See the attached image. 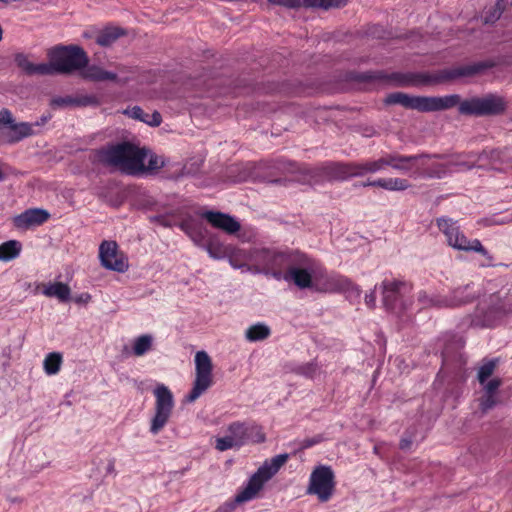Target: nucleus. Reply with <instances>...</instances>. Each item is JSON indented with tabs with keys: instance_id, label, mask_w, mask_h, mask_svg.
<instances>
[{
	"instance_id": "10",
	"label": "nucleus",
	"mask_w": 512,
	"mask_h": 512,
	"mask_svg": "<svg viewBox=\"0 0 512 512\" xmlns=\"http://www.w3.org/2000/svg\"><path fill=\"white\" fill-rule=\"evenodd\" d=\"M458 111L468 116H495L503 114L507 109V101L498 94H487L483 97H472L457 103Z\"/></svg>"
},
{
	"instance_id": "6",
	"label": "nucleus",
	"mask_w": 512,
	"mask_h": 512,
	"mask_svg": "<svg viewBox=\"0 0 512 512\" xmlns=\"http://www.w3.org/2000/svg\"><path fill=\"white\" fill-rule=\"evenodd\" d=\"M460 95L446 96H410L403 92H394L386 97L387 104H399L407 109L419 112H435L451 109L459 103Z\"/></svg>"
},
{
	"instance_id": "44",
	"label": "nucleus",
	"mask_w": 512,
	"mask_h": 512,
	"mask_svg": "<svg viewBox=\"0 0 512 512\" xmlns=\"http://www.w3.org/2000/svg\"><path fill=\"white\" fill-rule=\"evenodd\" d=\"M318 371L317 363L312 361L299 365L295 372L298 375H302L308 378H313Z\"/></svg>"
},
{
	"instance_id": "19",
	"label": "nucleus",
	"mask_w": 512,
	"mask_h": 512,
	"mask_svg": "<svg viewBox=\"0 0 512 512\" xmlns=\"http://www.w3.org/2000/svg\"><path fill=\"white\" fill-rule=\"evenodd\" d=\"M482 169H492L499 172L512 171V147H505L502 149L483 150Z\"/></svg>"
},
{
	"instance_id": "9",
	"label": "nucleus",
	"mask_w": 512,
	"mask_h": 512,
	"mask_svg": "<svg viewBox=\"0 0 512 512\" xmlns=\"http://www.w3.org/2000/svg\"><path fill=\"white\" fill-rule=\"evenodd\" d=\"M289 459L288 454H279L266 460L262 466L249 478L246 486L235 496L236 503L250 501L258 495L265 483L275 476Z\"/></svg>"
},
{
	"instance_id": "54",
	"label": "nucleus",
	"mask_w": 512,
	"mask_h": 512,
	"mask_svg": "<svg viewBox=\"0 0 512 512\" xmlns=\"http://www.w3.org/2000/svg\"><path fill=\"white\" fill-rule=\"evenodd\" d=\"M50 119H51L50 114L42 115L39 120H37L34 123H30V124L33 125V129H34L35 127H41V126L45 125Z\"/></svg>"
},
{
	"instance_id": "30",
	"label": "nucleus",
	"mask_w": 512,
	"mask_h": 512,
	"mask_svg": "<svg viewBox=\"0 0 512 512\" xmlns=\"http://www.w3.org/2000/svg\"><path fill=\"white\" fill-rule=\"evenodd\" d=\"M42 287V294L46 297H55L62 303H66L70 300L71 289L63 282L42 284Z\"/></svg>"
},
{
	"instance_id": "16",
	"label": "nucleus",
	"mask_w": 512,
	"mask_h": 512,
	"mask_svg": "<svg viewBox=\"0 0 512 512\" xmlns=\"http://www.w3.org/2000/svg\"><path fill=\"white\" fill-rule=\"evenodd\" d=\"M302 256L305 263L291 265L283 280L293 282L300 289H307L312 286V273L321 272V267L318 261L307 254L302 252Z\"/></svg>"
},
{
	"instance_id": "40",
	"label": "nucleus",
	"mask_w": 512,
	"mask_h": 512,
	"mask_svg": "<svg viewBox=\"0 0 512 512\" xmlns=\"http://www.w3.org/2000/svg\"><path fill=\"white\" fill-rule=\"evenodd\" d=\"M498 365L497 359H491L483 363L478 370L477 379L481 385H484L486 381L493 375Z\"/></svg>"
},
{
	"instance_id": "37",
	"label": "nucleus",
	"mask_w": 512,
	"mask_h": 512,
	"mask_svg": "<svg viewBox=\"0 0 512 512\" xmlns=\"http://www.w3.org/2000/svg\"><path fill=\"white\" fill-rule=\"evenodd\" d=\"M62 362L63 358L60 353L51 352L44 359V371L47 375H55L60 371Z\"/></svg>"
},
{
	"instance_id": "7",
	"label": "nucleus",
	"mask_w": 512,
	"mask_h": 512,
	"mask_svg": "<svg viewBox=\"0 0 512 512\" xmlns=\"http://www.w3.org/2000/svg\"><path fill=\"white\" fill-rule=\"evenodd\" d=\"M438 229L445 235L447 244L459 251L477 252L481 254L487 262L483 266H491L493 257L478 239H468L461 230L457 221L449 217H439L436 219Z\"/></svg>"
},
{
	"instance_id": "27",
	"label": "nucleus",
	"mask_w": 512,
	"mask_h": 512,
	"mask_svg": "<svg viewBox=\"0 0 512 512\" xmlns=\"http://www.w3.org/2000/svg\"><path fill=\"white\" fill-rule=\"evenodd\" d=\"M253 254L254 248L246 251L231 246L226 257L233 268H247L249 271L254 272V260L252 259Z\"/></svg>"
},
{
	"instance_id": "22",
	"label": "nucleus",
	"mask_w": 512,
	"mask_h": 512,
	"mask_svg": "<svg viewBox=\"0 0 512 512\" xmlns=\"http://www.w3.org/2000/svg\"><path fill=\"white\" fill-rule=\"evenodd\" d=\"M50 218V213L41 208H30L13 218V224L18 229H29L44 224Z\"/></svg>"
},
{
	"instance_id": "3",
	"label": "nucleus",
	"mask_w": 512,
	"mask_h": 512,
	"mask_svg": "<svg viewBox=\"0 0 512 512\" xmlns=\"http://www.w3.org/2000/svg\"><path fill=\"white\" fill-rule=\"evenodd\" d=\"M93 165L120 170L129 175H138L144 170L147 153L130 142L107 144L89 153Z\"/></svg>"
},
{
	"instance_id": "42",
	"label": "nucleus",
	"mask_w": 512,
	"mask_h": 512,
	"mask_svg": "<svg viewBox=\"0 0 512 512\" xmlns=\"http://www.w3.org/2000/svg\"><path fill=\"white\" fill-rule=\"evenodd\" d=\"M75 107H96L100 105V100L96 95L92 94H80L74 96Z\"/></svg>"
},
{
	"instance_id": "28",
	"label": "nucleus",
	"mask_w": 512,
	"mask_h": 512,
	"mask_svg": "<svg viewBox=\"0 0 512 512\" xmlns=\"http://www.w3.org/2000/svg\"><path fill=\"white\" fill-rule=\"evenodd\" d=\"M181 228L196 245L201 247L204 246L206 240L210 236L207 229L201 223L194 221L183 222Z\"/></svg>"
},
{
	"instance_id": "4",
	"label": "nucleus",
	"mask_w": 512,
	"mask_h": 512,
	"mask_svg": "<svg viewBox=\"0 0 512 512\" xmlns=\"http://www.w3.org/2000/svg\"><path fill=\"white\" fill-rule=\"evenodd\" d=\"M509 314H512V283L484 294L477 304L471 324L481 328L495 327Z\"/></svg>"
},
{
	"instance_id": "18",
	"label": "nucleus",
	"mask_w": 512,
	"mask_h": 512,
	"mask_svg": "<svg viewBox=\"0 0 512 512\" xmlns=\"http://www.w3.org/2000/svg\"><path fill=\"white\" fill-rule=\"evenodd\" d=\"M0 125L8 127V130L4 133V138L10 144L18 143L37 134V131L33 130V125L29 122L16 123L11 111L6 108L0 110Z\"/></svg>"
},
{
	"instance_id": "43",
	"label": "nucleus",
	"mask_w": 512,
	"mask_h": 512,
	"mask_svg": "<svg viewBox=\"0 0 512 512\" xmlns=\"http://www.w3.org/2000/svg\"><path fill=\"white\" fill-rule=\"evenodd\" d=\"M235 447L239 448L234 436L230 433L224 437H218L215 440V448L218 451L223 452Z\"/></svg>"
},
{
	"instance_id": "45",
	"label": "nucleus",
	"mask_w": 512,
	"mask_h": 512,
	"mask_svg": "<svg viewBox=\"0 0 512 512\" xmlns=\"http://www.w3.org/2000/svg\"><path fill=\"white\" fill-rule=\"evenodd\" d=\"M51 107L53 108H66V107H75L74 96H58L54 97L50 102Z\"/></svg>"
},
{
	"instance_id": "8",
	"label": "nucleus",
	"mask_w": 512,
	"mask_h": 512,
	"mask_svg": "<svg viewBox=\"0 0 512 512\" xmlns=\"http://www.w3.org/2000/svg\"><path fill=\"white\" fill-rule=\"evenodd\" d=\"M48 56L49 75L70 74L83 69L89 62L86 52L77 45L56 46L49 51Z\"/></svg>"
},
{
	"instance_id": "55",
	"label": "nucleus",
	"mask_w": 512,
	"mask_h": 512,
	"mask_svg": "<svg viewBox=\"0 0 512 512\" xmlns=\"http://www.w3.org/2000/svg\"><path fill=\"white\" fill-rule=\"evenodd\" d=\"M235 509V504L233 502H227L217 508L214 512H232Z\"/></svg>"
},
{
	"instance_id": "52",
	"label": "nucleus",
	"mask_w": 512,
	"mask_h": 512,
	"mask_svg": "<svg viewBox=\"0 0 512 512\" xmlns=\"http://www.w3.org/2000/svg\"><path fill=\"white\" fill-rule=\"evenodd\" d=\"M75 303L81 304V303H88L91 300V295L87 292L81 293L80 295L76 296L74 299Z\"/></svg>"
},
{
	"instance_id": "47",
	"label": "nucleus",
	"mask_w": 512,
	"mask_h": 512,
	"mask_svg": "<svg viewBox=\"0 0 512 512\" xmlns=\"http://www.w3.org/2000/svg\"><path fill=\"white\" fill-rule=\"evenodd\" d=\"M479 401V407L482 413H486L496 405L497 398L496 395L484 393V395L480 398Z\"/></svg>"
},
{
	"instance_id": "2",
	"label": "nucleus",
	"mask_w": 512,
	"mask_h": 512,
	"mask_svg": "<svg viewBox=\"0 0 512 512\" xmlns=\"http://www.w3.org/2000/svg\"><path fill=\"white\" fill-rule=\"evenodd\" d=\"M433 157H438L433 155ZM429 154L403 155L386 153L374 160L358 162L361 177L383 171L386 167L407 174L413 178H441L444 173L443 165L432 161Z\"/></svg>"
},
{
	"instance_id": "57",
	"label": "nucleus",
	"mask_w": 512,
	"mask_h": 512,
	"mask_svg": "<svg viewBox=\"0 0 512 512\" xmlns=\"http://www.w3.org/2000/svg\"><path fill=\"white\" fill-rule=\"evenodd\" d=\"M106 474H115V459L111 458L106 467Z\"/></svg>"
},
{
	"instance_id": "11",
	"label": "nucleus",
	"mask_w": 512,
	"mask_h": 512,
	"mask_svg": "<svg viewBox=\"0 0 512 512\" xmlns=\"http://www.w3.org/2000/svg\"><path fill=\"white\" fill-rule=\"evenodd\" d=\"M155 397V413L151 419L150 432L157 435L168 423L174 406V396L171 390L164 384H158L153 391Z\"/></svg>"
},
{
	"instance_id": "15",
	"label": "nucleus",
	"mask_w": 512,
	"mask_h": 512,
	"mask_svg": "<svg viewBox=\"0 0 512 512\" xmlns=\"http://www.w3.org/2000/svg\"><path fill=\"white\" fill-rule=\"evenodd\" d=\"M99 259L102 267L107 270L124 273L129 268L127 256L119 250L116 241L104 240L99 246Z\"/></svg>"
},
{
	"instance_id": "50",
	"label": "nucleus",
	"mask_w": 512,
	"mask_h": 512,
	"mask_svg": "<svg viewBox=\"0 0 512 512\" xmlns=\"http://www.w3.org/2000/svg\"><path fill=\"white\" fill-rule=\"evenodd\" d=\"M365 303L369 308H374L376 304V294L375 291H371L369 294L365 295Z\"/></svg>"
},
{
	"instance_id": "53",
	"label": "nucleus",
	"mask_w": 512,
	"mask_h": 512,
	"mask_svg": "<svg viewBox=\"0 0 512 512\" xmlns=\"http://www.w3.org/2000/svg\"><path fill=\"white\" fill-rule=\"evenodd\" d=\"M413 442V438L412 436H409V437H402V439L400 440V443H399V447L400 449L402 450H406V449H409L411 444Z\"/></svg>"
},
{
	"instance_id": "25",
	"label": "nucleus",
	"mask_w": 512,
	"mask_h": 512,
	"mask_svg": "<svg viewBox=\"0 0 512 512\" xmlns=\"http://www.w3.org/2000/svg\"><path fill=\"white\" fill-rule=\"evenodd\" d=\"M269 2L288 8H296L303 5L305 7H320L328 9L331 7L344 6L347 0H269Z\"/></svg>"
},
{
	"instance_id": "58",
	"label": "nucleus",
	"mask_w": 512,
	"mask_h": 512,
	"mask_svg": "<svg viewBox=\"0 0 512 512\" xmlns=\"http://www.w3.org/2000/svg\"><path fill=\"white\" fill-rule=\"evenodd\" d=\"M443 364H448V348L446 347L442 352Z\"/></svg>"
},
{
	"instance_id": "23",
	"label": "nucleus",
	"mask_w": 512,
	"mask_h": 512,
	"mask_svg": "<svg viewBox=\"0 0 512 512\" xmlns=\"http://www.w3.org/2000/svg\"><path fill=\"white\" fill-rule=\"evenodd\" d=\"M485 155L481 153L475 152H464L457 155H453L448 160L447 164L440 163L444 167V173L441 177H443L448 168L452 166L459 167L461 169H472L474 167L482 168L483 159H485Z\"/></svg>"
},
{
	"instance_id": "20",
	"label": "nucleus",
	"mask_w": 512,
	"mask_h": 512,
	"mask_svg": "<svg viewBox=\"0 0 512 512\" xmlns=\"http://www.w3.org/2000/svg\"><path fill=\"white\" fill-rule=\"evenodd\" d=\"M322 173L331 181H346L361 177L358 162H328L323 165Z\"/></svg>"
},
{
	"instance_id": "51",
	"label": "nucleus",
	"mask_w": 512,
	"mask_h": 512,
	"mask_svg": "<svg viewBox=\"0 0 512 512\" xmlns=\"http://www.w3.org/2000/svg\"><path fill=\"white\" fill-rule=\"evenodd\" d=\"M504 2H505V0H498L497 1L494 13L492 15L493 18L498 19L500 17L501 13L503 12V10L505 8Z\"/></svg>"
},
{
	"instance_id": "24",
	"label": "nucleus",
	"mask_w": 512,
	"mask_h": 512,
	"mask_svg": "<svg viewBox=\"0 0 512 512\" xmlns=\"http://www.w3.org/2000/svg\"><path fill=\"white\" fill-rule=\"evenodd\" d=\"M461 300L448 299L447 297L431 294L426 291H419L417 294V305L419 310L426 308H452L459 304Z\"/></svg>"
},
{
	"instance_id": "39",
	"label": "nucleus",
	"mask_w": 512,
	"mask_h": 512,
	"mask_svg": "<svg viewBox=\"0 0 512 512\" xmlns=\"http://www.w3.org/2000/svg\"><path fill=\"white\" fill-rule=\"evenodd\" d=\"M471 286L468 284L464 287L456 288L452 291L450 296H446L448 299H457L461 300L459 304H457L455 307L461 306L466 303H470L473 301L475 297V293L470 292Z\"/></svg>"
},
{
	"instance_id": "59",
	"label": "nucleus",
	"mask_w": 512,
	"mask_h": 512,
	"mask_svg": "<svg viewBox=\"0 0 512 512\" xmlns=\"http://www.w3.org/2000/svg\"><path fill=\"white\" fill-rule=\"evenodd\" d=\"M378 29H379V27H378V26H373V27H372V29H370V30H369V34H370V35H373V36H376V35H377L378 37H380V35L377 33V30H378Z\"/></svg>"
},
{
	"instance_id": "12",
	"label": "nucleus",
	"mask_w": 512,
	"mask_h": 512,
	"mask_svg": "<svg viewBox=\"0 0 512 512\" xmlns=\"http://www.w3.org/2000/svg\"><path fill=\"white\" fill-rule=\"evenodd\" d=\"M195 380L187 396L189 402L197 400L213 384V363L206 351L195 354Z\"/></svg>"
},
{
	"instance_id": "14",
	"label": "nucleus",
	"mask_w": 512,
	"mask_h": 512,
	"mask_svg": "<svg viewBox=\"0 0 512 512\" xmlns=\"http://www.w3.org/2000/svg\"><path fill=\"white\" fill-rule=\"evenodd\" d=\"M383 304L387 310L398 317L405 316L409 311V305L404 301V291L407 284L399 280H384L382 282Z\"/></svg>"
},
{
	"instance_id": "41",
	"label": "nucleus",
	"mask_w": 512,
	"mask_h": 512,
	"mask_svg": "<svg viewBox=\"0 0 512 512\" xmlns=\"http://www.w3.org/2000/svg\"><path fill=\"white\" fill-rule=\"evenodd\" d=\"M327 282L335 289L345 291L354 288V284L346 277L341 275H331Z\"/></svg>"
},
{
	"instance_id": "13",
	"label": "nucleus",
	"mask_w": 512,
	"mask_h": 512,
	"mask_svg": "<svg viewBox=\"0 0 512 512\" xmlns=\"http://www.w3.org/2000/svg\"><path fill=\"white\" fill-rule=\"evenodd\" d=\"M335 474L330 466L319 465L309 477L307 494L316 495L320 502H328L335 490Z\"/></svg>"
},
{
	"instance_id": "32",
	"label": "nucleus",
	"mask_w": 512,
	"mask_h": 512,
	"mask_svg": "<svg viewBox=\"0 0 512 512\" xmlns=\"http://www.w3.org/2000/svg\"><path fill=\"white\" fill-rule=\"evenodd\" d=\"M84 68L85 69L82 72V75L85 79H89L92 81H98V82H101V81L117 82L118 81L117 74L107 71V70H104L103 68H101L99 66H96V65L88 66L87 65Z\"/></svg>"
},
{
	"instance_id": "46",
	"label": "nucleus",
	"mask_w": 512,
	"mask_h": 512,
	"mask_svg": "<svg viewBox=\"0 0 512 512\" xmlns=\"http://www.w3.org/2000/svg\"><path fill=\"white\" fill-rule=\"evenodd\" d=\"M163 166H164L163 158L156 154H151L148 158L147 165L144 164V170L141 171L140 173H143L145 171H150V172L158 171Z\"/></svg>"
},
{
	"instance_id": "34",
	"label": "nucleus",
	"mask_w": 512,
	"mask_h": 512,
	"mask_svg": "<svg viewBox=\"0 0 512 512\" xmlns=\"http://www.w3.org/2000/svg\"><path fill=\"white\" fill-rule=\"evenodd\" d=\"M270 335V327L262 322H258L256 324L249 326L245 331V338L249 342L263 341L269 338Z\"/></svg>"
},
{
	"instance_id": "49",
	"label": "nucleus",
	"mask_w": 512,
	"mask_h": 512,
	"mask_svg": "<svg viewBox=\"0 0 512 512\" xmlns=\"http://www.w3.org/2000/svg\"><path fill=\"white\" fill-rule=\"evenodd\" d=\"M323 441V437L322 435H316L312 438H306L304 439L301 444H300V448L301 449H308L310 447H313L319 443H321Z\"/></svg>"
},
{
	"instance_id": "31",
	"label": "nucleus",
	"mask_w": 512,
	"mask_h": 512,
	"mask_svg": "<svg viewBox=\"0 0 512 512\" xmlns=\"http://www.w3.org/2000/svg\"><path fill=\"white\" fill-rule=\"evenodd\" d=\"M125 113L133 119L142 121L150 126H159L162 122L161 114L154 111L152 114L146 113L139 106H134L131 109H127Z\"/></svg>"
},
{
	"instance_id": "60",
	"label": "nucleus",
	"mask_w": 512,
	"mask_h": 512,
	"mask_svg": "<svg viewBox=\"0 0 512 512\" xmlns=\"http://www.w3.org/2000/svg\"><path fill=\"white\" fill-rule=\"evenodd\" d=\"M3 179V173L2 171L0 170V181Z\"/></svg>"
},
{
	"instance_id": "56",
	"label": "nucleus",
	"mask_w": 512,
	"mask_h": 512,
	"mask_svg": "<svg viewBox=\"0 0 512 512\" xmlns=\"http://www.w3.org/2000/svg\"><path fill=\"white\" fill-rule=\"evenodd\" d=\"M250 177V172H249V168H248V164L245 166L243 172H241L238 176H237V181L239 182H242V181H246L248 178Z\"/></svg>"
},
{
	"instance_id": "29",
	"label": "nucleus",
	"mask_w": 512,
	"mask_h": 512,
	"mask_svg": "<svg viewBox=\"0 0 512 512\" xmlns=\"http://www.w3.org/2000/svg\"><path fill=\"white\" fill-rule=\"evenodd\" d=\"M14 61L27 75H49L47 63L34 64L29 61L28 56L24 53H17Z\"/></svg>"
},
{
	"instance_id": "5",
	"label": "nucleus",
	"mask_w": 512,
	"mask_h": 512,
	"mask_svg": "<svg viewBox=\"0 0 512 512\" xmlns=\"http://www.w3.org/2000/svg\"><path fill=\"white\" fill-rule=\"evenodd\" d=\"M252 259L255 273H262L276 280H283L291 265L305 263L302 252L292 249L254 248Z\"/></svg>"
},
{
	"instance_id": "36",
	"label": "nucleus",
	"mask_w": 512,
	"mask_h": 512,
	"mask_svg": "<svg viewBox=\"0 0 512 512\" xmlns=\"http://www.w3.org/2000/svg\"><path fill=\"white\" fill-rule=\"evenodd\" d=\"M21 243L17 240H9L0 245V260L10 261L21 252Z\"/></svg>"
},
{
	"instance_id": "26",
	"label": "nucleus",
	"mask_w": 512,
	"mask_h": 512,
	"mask_svg": "<svg viewBox=\"0 0 512 512\" xmlns=\"http://www.w3.org/2000/svg\"><path fill=\"white\" fill-rule=\"evenodd\" d=\"M355 186L362 187H380L388 191H405L411 187L410 182L405 178H378L375 180H367Z\"/></svg>"
},
{
	"instance_id": "17",
	"label": "nucleus",
	"mask_w": 512,
	"mask_h": 512,
	"mask_svg": "<svg viewBox=\"0 0 512 512\" xmlns=\"http://www.w3.org/2000/svg\"><path fill=\"white\" fill-rule=\"evenodd\" d=\"M227 433L234 436L238 447L244 446L248 443H262L266 439L263 428L252 421L232 422L227 427Z\"/></svg>"
},
{
	"instance_id": "21",
	"label": "nucleus",
	"mask_w": 512,
	"mask_h": 512,
	"mask_svg": "<svg viewBox=\"0 0 512 512\" xmlns=\"http://www.w3.org/2000/svg\"><path fill=\"white\" fill-rule=\"evenodd\" d=\"M199 215L201 218L207 220V222L214 228L223 230L228 234H235L241 228V225L237 220L229 214L220 211L207 210L199 213Z\"/></svg>"
},
{
	"instance_id": "38",
	"label": "nucleus",
	"mask_w": 512,
	"mask_h": 512,
	"mask_svg": "<svg viewBox=\"0 0 512 512\" xmlns=\"http://www.w3.org/2000/svg\"><path fill=\"white\" fill-rule=\"evenodd\" d=\"M153 338L151 335L145 334L137 337L133 343V354L135 356H143L152 348Z\"/></svg>"
},
{
	"instance_id": "48",
	"label": "nucleus",
	"mask_w": 512,
	"mask_h": 512,
	"mask_svg": "<svg viewBox=\"0 0 512 512\" xmlns=\"http://www.w3.org/2000/svg\"><path fill=\"white\" fill-rule=\"evenodd\" d=\"M502 381L499 378H493L490 381H486L484 384V391L488 394L496 395L497 390L501 386Z\"/></svg>"
},
{
	"instance_id": "33",
	"label": "nucleus",
	"mask_w": 512,
	"mask_h": 512,
	"mask_svg": "<svg viewBox=\"0 0 512 512\" xmlns=\"http://www.w3.org/2000/svg\"><path fill=\"white\" fill-rule=\"evenodd\" d=\"M209 256L214 259L226 258L231 246L225 245L219 241L215 235H210L204 246Z\"/></svg>"
},
{
	"instance_id": "1",
	"label": "nucleus",
	"mask_w": 512,
	"mask_h": 512,
	"mask_svg": "<svg viewBox=\"0 0 512 512\" xmlns=\"http://www.w3.org/2000/svg\"><path fill=\"white\" fill-rule=\"evenodd\" d=\"M489 61H480L451 68H444L433 72H392L367 71L356 73L354 80L359 82H377L393 86H428L454 81L463 77L478 75L493 67Z\"/></svg>"
},
{
	"instance_id": "35",
	"label": "nucleus",
	"mask_w": 512,
	"mask_h": 512,
	"mask_svg": "<svg viewBox=\"0 0 512 512\" xmlns=\"http://www.w3.org/2000/svg\"><path fill=\"white\" fill-rule=\"evenodd\" d=\"M122 35H124L122 29L118 27H107L97 35L96 43L106 47L114 43Z\"/></svg>"
}]
</instances>
